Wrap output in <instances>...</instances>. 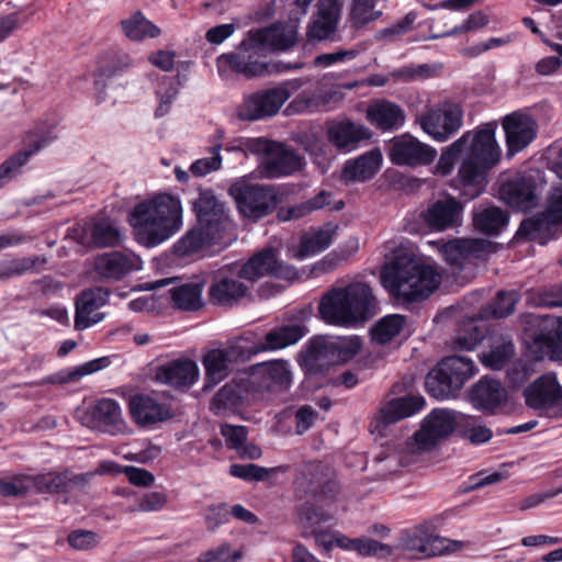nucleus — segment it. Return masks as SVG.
<instances>
[{
  "label": "nucleus",
  "mask_w": 562,
  "mask_h": 562,
  "mask_svg": "<svg viewBox=\"0 0 562 562\" xmlns=\"http://www.w3.org/2000/svg\"><path fill=\"white\" fill-rule=\"evenodd\" d=\"M380 280L394 300L413 303L429 297L440 285L441 276L422 259L397 252L384 265Z\"/></svg>",
  "instance_id": "obj_1"
},
{
  "label": "nucleus",
  "mask_w": 562,
  "mask_h": 562,
  "mask_svg": "<svg viewBox=\"0 0 562 562\" xmlns=\"http://www.w3.org/2000/svg\"><path fill=\"white\" fill-rule=\"evenodd\" d=\"M130 224L138 244L147 248L156 247L181 229V202L168 193L143 201L131 212Z\"/></svg>",
  "instance_id": "obj_2"
},
{
  "label": "nucleus",
  "mask_w": 562,
  "mask_h": 562,
  "mask_svg": "<svg viewBox=\"0 0 562 562\" xmlns=\"http://www.w3.org/2000/svg\"><path fill=\"white\" fill-rule=\"evenodd\" d=\"M378 300L366 282H351L328 290L321 299L318 314L328 325L352 327L378 313Z\"/></svg>",
  "instance_id": "obj_3"
},
{
  "label": "nucleus",
  "mask_w": 562,
  "mask_h": 562,
  "mask_svg": "<svg viewBox=\"0 0 562 562\" xmlns=\"http://www.w3.org/2000/svg\"><path fill=\"white\" fill-rule=\"evenodd\" d=\"M496 122H488L475 131L459 172L457 188L461 198L471 201L480 196L486 186V173L499 160L501 150L495 139Z\"/></svg>",
  "instance_id": "obj_4"
},
{
  "label": "nucleus",
  "mask_w": 562,
  "mask_h": 562,
  "mask_svg": "<svg viewBox=\"0 0 562 562\" xmlns=\"http://www.w3.org/2000/svg\"><path fill=\"white\" fill-rule=\"evenodd\" d=\"M263 57H266V54H263L249 31L235 52L222 54L217 57L216 66L218 74L223 77L228 72H234L246 79L286 72L302 67V64L297 63L293 65L282 61L267 63L262 59Z\"/></svg>",
  "instance_id": "obj_5"
},
{
  "label": "nucleus",
  "mask_w": 562,
  "mask_h": 562,
  "mask_svg": "<svg viewBox=\"0 0 562 562\" xmlns=\"http://www.w3.org/2000/svg\"><path fill=\"white\" fill-rule=\"evenodd\" d=\"M244 146L258 156V171L266 179L289 177L303 169L304 158L285 143L257 137L248 138Z\"/></svg>",
  "instance_id": "obj_6"
},
{
  "label": "nucleus",
  "mask_w": 562,
  "mask_h": 562,
  "mask_svg": "<svg viewBox=\"0 0 562 562\" xmlns=\"http://www.w3.org/2000/svg\"><path fill=\"white\" fill-rule=\"evenodd\" d=\"M238 212L257 222L270 215L284 200L288 190L281 184L251 183L246 180L234 182L228 189Z\"/></svg>",
  "instance_id": "obj_7"
},
{
  "label": "nucleus",
  "mask_w": 562,
  "mask_h": 562,
  "mask_svg": "<svg viewBox=\"0 0 562 562\" xmlns=\"http://www.w3.org/2000/svg\"><path fill=\"white\" fill-rule=\"evenodd\" d=\"M462 547L461 541L435 535L426 524L403 530L396 546L403 557L413 560H424L452 553Z\"/></svg>",
  "instance_id": "obj_8"
},
{
  "label": "nucleus",
  "mask_w": 562,
  "mask_h": 562,
  "mask_svg": "<svg viewBox=\"0 0 562 562\" xmlns=\"http://www.w3.org/2000/svg\"><path fill=\"white\" fill-rule=\"evenodd\" d=\"M295 491L300 499L333 501L338 493L334 472L322 462H310L302 467L295 479Z\"/></svg>",
  "instance_id": "obj_9"
},
{
  "label": "nucleus",
  "mask_w": 562,
  "mask_h": 562,
  "mask_svg": "<svg viewBox=\"0 0 562 562\" xmlns=\"http://www.w3.org/2000/svg\"><path fill=\"white\" fill-rule=\"evenodd\" d=\"M243 381L250 393L276 392L291 385L292 373L286 360L258 363L243 372Z\"/></svg>",
  "instance_id": "obj_10"
},
{
  "label": "nucleus",
  "mask_w": 562,
  "mask_h": 562,
  "mask_svg": "<svg viewBox=\"0 0 562 562\" xmlns=\"http://www.w3.org/2000/svg\"><path fill=\"white\" fill-rule=\"evenodd\" d=\"M462 121L461 105L450 101L431 106L419 117L422 130L438 142H446L457 133L462 126Z\"/></svg>",
  "instance_id": "obj_11"
},
{
  "label": "nucleus",
  "mask_w": 562,
  "mask_h": 562,
  "mask_svg": "<svg viewBox=\"0 0 562 562\" xmlns=\"http://www.w3.org/2000/svg\"><path fill=\"white\" fill-rule=\"evenodd\" d=\"M291 97L286 85L259 90L244 98L237 114L243 121H257L276 115Z\"/></svg>",
  "instance_id": "obj_12"
},
{
  "label": "nucleus",
  "mask_w": 562,
  "mask_h": 562,
  "mask_svg": "<svg viewBox=\"0 0 562 562\" xmlns=\"http://www.w3.org/2000/svg\"><path fill=\"white\" fill-rule=\"evenodd\" d=\"M387 155L396 166L418 167L430 165L437 150L409 134H403L390 142Z\"/></svg>",
  "instance_id": "obj_13"
},
{
  "label": "nucleus",
  "mask_w": 562,
  "mask_h": 562,
  "mask_svg": "<svg viewBox=\"0 0 562 562\" xmlns=\"http://www.w3.org/2000/svg\"><path fill=\"white\" fill-rule=\"evenodd\" d=\"M499 199L508 206L527 211L535 207L538 202V183L530 173H517L501 184Z\"/></svg>",
  "instance_id": "obj_14"
},
{
  "label": "nucleus",
  "mask_w": 562,
  "mask_h": 562,
  "mask_svg": "<svg viewBox=\"0 0 562 562\" xmlns=\"http://www.w3.org/2000/svg\"><path fill=\"white\" fill-rule=\"evenodd\" d=\"M248 359L250 356L246 347L240 345L209 351L202 361L205 369L204 390L212 389L222 382L229 374L233 363Z\"/></svg>",
  "instance_id": "obj_15"
},
{
  "label": "nucleus",
  "mask_w": 562,
  "mask_h": 562,
  "mask_svg": "<svg viewBox=\"0 0 562 562\" xmlns=\"http://www.w3.org/2000/svg\"><path fill=\"white\" fill-rule=\"evenodd\" d=\"M296 270L277 258L273 248H266L255 254L246 263L243 265L238 277L250 282H255L265 276L293 280L296 278Z\"/></svg>",
  "instance_id": "obj_16"
},
{
  "label": "nucleus",
  "mask_w": 562,
  "mask_h": 562,
  "mask_svg": "<svg viewBox=\"0 0 562 562\" xmlns=\"http://www.w3.org/2000/svg\"><path fill=\"white\" fill-rule=\"evenodd\" d=\"M296 270L277 258L273 248H266L255 254L246 263L243 265L238 277L250 282H255L265 276L293 280L296 278Z\"/></svg>",
  "instance_id": "obj_17"
},
{
  "label": "nucleus",
  "mask_w": 562,
  "mask_h": 562,
  "mask_svg": "<svg viewBox=\"0 0 562 562\" xmlns=\"http://www.w3.org/2000/svg\"><path fill=\"white\" fill-rule=\"evenodd\" d=\"M459 425L458 414L446 408H436L424 419L422 427L415 432L416 445L422 450H428L439 440L448 437Z\"/></svg>",
  "instance_id": "obj_18"
},
{
  "label": "nucleus",
  "mask_w": 562,
  "mask_h": 562,
  "mask_svg": "<svg viewBox=\"0 0 562 562\" xmlns=\"http://www.w3.org/2000/svg\"><path fill=\"white\" fill-rule=\"evenodd\" d=\"M502 125L505 132L508 156H514L524 150L536 139L538 134L536 119L524 111L507 114L503 119Z\"/></svg>",
  "instance_id": "obj_19"
},
{
  "label": "nucleus",
  "mask_w": 562,
  "mask_h": 562,
  "mask_svg": "<svg viewBox=\"0 0 562 562\" xmlns=\"http://www.w3.org/2000/svg\"><path fill=\"white\" fill-rule=\"evenodd\" d=\"M78 419L88 428H102L111 435L121 432L125 427L120 404L113 398L98 400L89 408L79 412Z\"/></svg>",
  "instance_id": "obj_20"
},
{
  "label": "nucleus",
  "mask_w": 562,
  "mask_h": 562,
  "mask_svg": "<svg viewBox=\"0 0 562 562\" xmlns=\"http://www.w3.org/2000/svg\"><path fill=\"white\" fill-rule=\"evenodd\" d=\"M56 138L57 136L52 130L42 133H30L25 139V148L11 155L0 165V189L20 176L29 159L50 145Z\"/></svg>",
  "instance_id": "obj_21"
},
{
  "label": "nucleus",
  "mask_w": 562,
  "mask_h": 562,
  "mask_svg": "<svg viewBox=\"0 0 562 562\" xmlns=\"http://www.w3.org/2000/svg\"><path fill=\"white\" fill-rule=\"evenodd\" d=\"M93 269L100 281H120L133 271L142 269L138 256L128 251H109L94 258Z\"/></svg>",
  "instance_id": "obj_22"
},
{
  "label": "nucleus",
  "mask_w": 562,
  "mask_h": 562,
  "mask_svg": "<svg viewBox=\"0 0 562 562\" xmlns=\"http://www.w3.org/2000/svg\"><path fill=\"white\" fill-rule=\"evenodd\" d=\"M192 205L198 223L203 227L223 235L231 227L232 223L225 204L217 199L212 190H200Z\"/></svg>",
  "instance_id": "obj_23"
},
{
  "label": "nucleus",
  "mask_w": 562,
  "mask_h": 562,
  "mask_svg": "<svg viewBox=\"0 0 562 562\" xmlns=\"http://www.w3.org/2000/svg\"><path fill=\"white\" fill-rule=\"evenodd\" d=\"M463 204L454 196L431 202L422 211L420 217L432 231L442 232L458 226L462 220Z\"/></svg>",
  "instance_id": "obj_24"
},
{
  "label": "nucleus",
  "mask_w": 562,
  "mask_h": 562,
  "mask_svg": "<svg viewBox=\"0 0 562 562\" xmlns=\"http://www.w3.org/2000/svg\"><path fill=\"white\" fill-rule=\"evenodd\" d=\"M250 32L263 54L288 50L297 42V29L289 23H273L267 27L250 30Z\"/></svg>",
  "instance_id": "obj_25"
},
{
  "label": "nucleus",
  "mask_w": 562,
  "mask_h": 562,
  "mask_svg": "<svg viewBox=\"0 0 562 562\" xmlns=\"http://www.w3.org/2000/svg\"><path fill=\"white\" fill-rule=\"evenodd\" d=\"M224 235L196 224L173 244V254L179 258L201 256L213 245L220 244Z\"/></svg>",
  "instance_id": "obj_26"
},
{
  "label": "nucleus",
  "mask_w": 562,
  "mask_h": 562,
  "mask_svg": "<svg viewBox=\"0 0 562 562\" xmlns=\"http://www.w3.org/2000/svg\"><path fill=\"white\" fill-rule=\"evenodd\" d=\"M524 396L529 407L548 413L559 405L562 398V387L555 376L544 374L525 389Z\"/></svg>",
  "instance_id": "obj_27"
},
{
  "label": "nucleus",
  "mask_w": 562,
  "mask_h": 562,
  "mask_svg": "<svg viewBox=\"0 0 562 562\" xmlns=\"http://www.w3.org/2000/svg\"><path fill=\"white\" fill-rule=\"evenodd\" d=\"M108 297V291L102 288L83 291L76 299L75 328L85 330L101 322L104 314L98 312V310L105 305Z\"/></svg>",
  "instance_id": "obj_28"
},
{
  "label": "nucleus",
  "mask_w": 562,
  "mask_h": 562,
  "mask_svg": "<svg viewBox=\"0 0 562 562\" xmlns=\"http://www.w3.org/2000/svg\"><path fill=\"white\" fill-rule=\"evenodd\" d=\"M300 366L308 375H324L336 364L327 337H314L300 355Z\"/></svg>",
  "instance_id": "obj_29"
},
{
  "label": "nucleus",
  "mask_w": 562,
  "mask_h": 562,
  "mask_svg": "<svg viewBox=\"0 0 562 562\" xmlns=\"http://www.w3.org/2000/svg\"><path fill=\"white\" fill-rule=\"evenodd\" d=\"M209 300L213 305L232 307L248 294V286L239 279L217 273L209 288Z\"/></svg>",
  "instance_id": "obj_30"
},
{
  "label": "nucleus",
  "mask_w": 562,
  "mask_h": 562,
  "mask_svg": "<svg viewBox=\"0 0 562 562\" xmlns=\"http://www.w3.org/2000/svg\"><path fill=\"white\" fill-rule=\"evenodd\" d=\"M130 413L134 422L143 427L156 425L171 417L166 404L147 394H137L131 398Z\"/></svg>",
  "instance_id": "obj_31"
},
{
  "label": "nucleus",
  "mask_w": 562,
  "mask_h": 562,
  "mask_svg": "<svg viewBox=\"0 0 562 562\" xmlns=\"http://www.w3.org/2000/svg\"><path fill=\"white\" fill-rule=\"evenodd\" d=\"M405 112L396 103L386 99L372 101L367 109V120L382 132H393L405 124Z\"/></svg>",
  "instance_id": "obj_32"
},
{
  "label": "nucleus",
  "mask_w": 562,
  "mask_h": 562,
  "mask_svg": "<svg viewBox=\"0 0 562 562\" xmlns=\"http://www.w3.org/2000/svg\"><path fill=\"white\" fill-rule=\"evenodd\" d=\"M506 402L507 391L497 380L482 378L472 387L471 403L484 413L495 414Z\"/></svg>",
  "instance_id": "obj_33"
},
{
  "label": "nucleus",
  "mask_w": 562,
  "mask_h": 562,
  "mask_svg": "<svg viewBox=\"0 0 562 562\" xmlns=\"http://www.w3.org/2000/svg\"><path fill=\"white\" fill-rule=\"evenodd\" d=\"M307 330L303 325H283L268 331L263 340L246 347L250 358L268 350L285 348L297 342L306 335Z\"/></svg>",
  "instance_id": "obj_34"
},
{
  "label": "nucleus",
  "mask_w": 562,
  "mask_h": 562,
  "mask_svg": "<svg viewBox=\"0 0 562 562\" xmlns=\"http://www.w3.org/2000/svg\"><path fill=\"white\" fill-rule=\"evenodd\" d=\"M156 380L173 387H189L199 376V368L193 360L177 359L156 369Z\"/></svg>",
  "instance_id": "obj_35"
},
{
  "label": "nucleus",
  "mask_w": 562,
  "mask_h": 562,
  "mask_svg": "<svg viewBox=\"0 0 562 562\" xmlns=\"http://www.w3.org/2000/svg\"><path fill=\"white\" fill-rule=\"evenodd\" d=\"M340 16L338 0H319L318 12L307 27L308 41H323L329 38L337 30Z\"/></svg>",
  "instance_id": "obj_36"
},
{
  "label": "nucleus",
  "mask_w": 562,
  "mask_h": 562,
  "mask_svg": "<svg viewBox=\"0 0 562 562\" xmlns=\"http://www.w3.org/2000/svg\"><path fill=\"white\" fill-rule=\"evenodd\" d=\"M372 136L371 131L363 124H358L349 119L335 121L328 130V139L337 148L352 150L362 140Z\"/></svg>",
  "instance_id": "obj_37"
},
{
  "label": "nucleus",
  "mask_w": 562,
  "mask_h": 562,
  "mask_svg": "<svg viewBox=\"0 0 562 562\" xmlns=\"http://www.w3.org/2000/svg\"><path fill=\"white\" fill-rule=\"evenodd\" d=\"M425 406V400L419 395H408L392 398L386 402L376 417L378 427H386L398 420L418 413Z\"/></svg>",
  "instance_id": "obj_38"
},
{
  "label": "nucleus",
  "mask_w": 562,
  "mask_h": 562,
  "mask_svg": "<svg viewBox=\"0 0 562 562\" xmlns=\"http://www.w3.org/2000/svg\"><path fill=\"white\" fill-rule=\"evenodd\" d=\"M492 244L485 239H453L442 247L445 260L456 267H462L463 261L470 257L479 258L481 254L490 251Z\"/></svg>",
  "instance_id": "obj_39"
},
{
  "label": "nucleus",
  "mask_w": 562,
  "mask_h": 562,
  "mask_svg": "<svg viewBox=\"0 0 562 562\" xmlns=\"http://www.w3.org/2000/svg\"><path fill=\"white\" fill-rule=\"evenodd\" d=\"M341 100L338 91H302L286 106L290 114L327 111L329 105Z\"/></svg>",
  "instance_id": "obj_40"
},
{
  "label": "nucleus",
  "mask_w": 562,
  "mask_h": 562,
  "mask_svg": "<svg viewBox=\"0 0 562 562\" xmlns=\"http://www.w3.org/2000/svg\"><path fill=\"white\" fill-rule=\"evenodd\" d=\"M382 162V154L375 148L364 153L353 160H348L341 171V180L345 182L366 181L379 171Z\"/></svg>",
  "instance_id": "obj_41"
},
{
  "label": "nucleus",
  "mask_w": 562,
  "mask_h": 562,
  "mask_svg": "<svg viewBox=\"0 0 562 562\" xmlns=\"http://www.w3.org/2000/svg\"><path fill=\"white\" fill-rule=\"evenodd\" d=\"M336 232L337 225L326 223L322 227L305 233L301 236L300 245L294 251L293 257L303 260L327 249L333 244Z\"/></svg>",
  "instance_id": "obj_42"
},
{
  "label": "nucleus",
  "mask_w": 562,
  "mask_h": 562,
  "mask_svg": "<svg viewBox=\"0 0 562 562\" xmlns=\"http://www.w3.org/2000/svg\"><path fill=\"white\" fill-rule=\"evenodd\" d=\"M80 240L95 248L115 247L121 244L122 234L112 221L101 218L83 229Z\"/></svg>",
  "instance_id": "obj_43"
},
{
  "label": "nucleus",
  "mask_w": 562,
  "mask_h": 562,
  "mask_svg": "<svg viewBox=\"0 0 562 562\" xmlns=\"http://www.w3.org/2000/svg\"><path fill=\"white\" fill-rule=\"evenodd\" d=\"M552 221L553 218L548 215L546 210L531 217L525 218L516 232V238L546 244L548 239L553 237L559 225L558 222Z\"/></svg>",
  "instance_id": "obj_44"
},
{
  "label": "nucleus",
  "mask_w": 562,
  "mask_h": 562,
  "mask_svg": "<svg viewBox=\"0 0 562 562\" xmlns=\"http://www.w3.org/2000/svg\"><path fill=\"white\" fill-rule=\"evenodd\" d=\"M250 394L243 381V373L238 374L232 381L224 384L213 396L211 402V411L220 414L226 409L238 407L246 395Z\"/></svg>",
  "instance_id": "obj_45"
},
{
  "label": "nucleus",
  "mask_w": 562,
  "mask_h": 562,
  "mask_svg": "<svg viewBox=\"0 0 562 562\" xmlns=\"http://www.w3.org/2000/svg\"><path fill=\"white\" fill-rule=\"evenodd\" d=\"M81 482L80 475H70L68 472H47L31 475L32 492L38 494L67 493L74 484Z\"/></svg>",
  "instance_id": "obj_46"
},
{
  "label": "nucleus",
  "mask_w": 562,
  "mask_h": 562,
  "mask_svg": "<svg viewBox=\"0 0 562 562\" xmlns=\"http://www.w3.org/2000/svg\"><path fill=\"white\" fill-rule=\"evenodd\" d=\"M173 306L181 311L194 312L203 306L201 282H189L169 290Z\"/></svg>",
  "instance_id": "obj_47"
},
{
  "label": "nucleus",
  "mask_w": 562,
  "mask_h": 562,
  "mask_svg": "<svg viewBox=\"0 0 562 562\" xmlns=\"http://www.w3.org/2000/svg\"><path fill=\"white\" fill-rule=\"evenodd\" d=\"M508 214L497 206L485 207L473 217L474 227L490 236H496L507 226Z\"/></svg>",
  "instance_id": "obj_48"
},
{
  "label": "nucleus",
  "mask_w": 562,
  "mask_h": 562,
  "mask_svg": "<svg viewBox=\"0 0 562 562\" xmlns=\"http://www.w3.org/2000/svg\"><path fill=\"white\" fill-rule=\"evenodd\" d=\"M134 65L135 63L128 54L124 52L114 54L106 64L102 65L98 69L94 77L95 89L103 91L106 87L108 80L122 76Z\"/></svg>",
  "instance_id": "obj_49"
},
{
  "label": "nucleus",
  "mask_w": 562,
  "mask_h": 562,
  "mask_svg": "<svg viewBox=\"0 0 562 562\" xmlns=\"http://www.w3.org/2000/svg\"><path fill=\"white\" fill-rule=\"evenodd\" d=\"M331 193L327 191H321L314 198L302 202L296 205L280 207L277 213V217L281 222H289L300 220L314 211L323 209L330 203Z\"/></svg>",
  "instance_id": "obj_50"
},
{
  "label": "nucleus",
  "mask_w": 562,
  "mask_h": 562,
  "mask_svg": "<svg viewBox=\"0 0 562 562\" xmlns=\"http://www.w3.org/2000/svg\"><path fill=\"white\" fill-rule=\"evenodd\" d=\"M459 389L476 373L474 362L464 356H449L438 363Z\"/></svg>",
  "instance_id": "obj_51"
},
{
  "label": "nucleus",
  "mask_w": 562,
  "mask_h": 562,
  "mask_svg": "<svg viewBox=\"0 0 562 562\" xmlns=\"http://www.w3.org/2000/svg\"><path fill=\"white\" fill-rule=\"evenodd\" d=\"M485 330L474 319L463 322L451 339L454 351H472L484 339Z\"/></svg>",
  "instance_id": "obj_52"
},
{
  "label": "nucleus",
  "mask_w": 562,
  "mask_h": 562,
  "mask_svg": "<svg viewBox=\"0 0 562 562\" xmlns=\"http://www.w3.org/2000/svg\"><path fill=\"white\" fill-rule=\"evenodd\" d=\"M406 325V316L391 314L382 317L371 328L372 341L385 345L396 337Z\"/></svg>",
  "instance_id": "obj_53"
},
{
  "label": "nucleus",
  "mask_w": 562,
  "mask_h": 562,
  "mask_svg": "<svg viewBox=\"0 0 562 562\" xmlns=\"http://www.w3.org/2000/svg\"><path fill=\"white\" fill-rule=\"evenodd\" d=\"M425 387L430 396L441 400L454 395L460 390L439 364L426 375Z\"/></svg>",
  "instance_id": "obj_54"
},
{
  "label": "nucleus",
  "mask_w": 562,
  "mask_h": 562,
  "mask_svg": "<svg viewBox=\"0 0 562 562\" xmlns=\"http://www.w3.org/2000/svg\"><path fill=\"white\" fill-rule=\"evenodd\" d=\"M122 30L131 41H142L146 37L155 38L160 34L159 27L148 21L142 12H136L121 22Z\"/></svg>",
  "instance_id": "obj_55"
},
{
  "label": "nucleus",
  "mask_w": 562,
  "mask_h": 562,
  "mask_svg": "<svg viewBox=\"0 0 562 562\" xmlns=\"http://www.w3.org/2000/svg\"><path fill=\"white\" fill-rule=\"evenodd\" d=\"M46 263V258L34 256L0 261V281H8L35 271L38 265Z\"/></svg>",
  "instance_id": "obj_56"
},
{
  "label": "nucleus",
  "mask_w": 562,
  "mask_h": 562,
  "mask_svg": "<svg viewBox=\"0 0 562 562\" xmlns=\"http://www.w3.org/2000/svg\"><path fill=\"white\" fill-rule=\"evenodd\" d=\"M459 434L474 446L486 443L493 437V431L482 420L473 416H465L459 422Z\"/></svg>",
  "instance_id": "obj_57"
},
{
  "label": "nucleus",
  "mask_w": 562,
  "mask_h": 562,
  "mask_svg": "<svg viewBox=\"0 0 562 562\" xmlns=\"http://www.w3.org/2000/svg\"><path fill=\"white\" fill-rule=\"evenodd\" d=\"M331 519L322 507L305 502L295 508V522L303 530H313L318 525Z\"/></svg>",
  "instance_id": "obj_58"
},
{
  "label": "nucleus",
  "mask_w": 562,
  "mask_h": 562,
  "mask_svg": "<svg viewBox=\"0 0 562 562\" xmlns=\"http://www.w3.org/2000/svg\"><path fill=\"white\" fill-rule=\"evenodd\" d=\"M336 364L351 360L362 347L359 336L327 337Z\"/></svg>",
  "instance_id": "obj_59"
},
{
  "label": "nucleus",
  "mask_w": 562,
  "mask_h": 562,
  "mask_svg": "<svg viewBox=\"0 0 562 562\" xmlns=\"http://www.w3.org/2000/svg\"><path fill=\"white\" fill-rule=\"evenodd\" d=\"M179 92L178 82L172 77H162L159 82L156 97L159 100L158 106L155 111L156 117H162L169 113L173 100L177 98Z\"/></svg>",
  "instance_id": "obj_60"
},
{
  "label": "nucleus",
  "mask_w": 562,
  "mask_h": 562,
  "mask_svg": "<svg viewBox=\"0 0 562 562\" xmlns=\"http://www.w3.org/2000/svg\"><path fill=\"white\" fill-rule=\"evenodd\" d=\"M379 0H352L350 21L353 26L360 27L376 20L381 11L376 9Z\"/></svg>",
  "instance_id": "obj_61"
},
{
  "label": "nucleus",
  "mask_w": 562,
  "mask_h": 562,
  "mask_svg": "<svg viewBox=\"0 0 562 562\" xmlns=\"http://www.w3.org/2000/svg\"><path fill=\"white\" fill-rule=\"evenodd\" d=\"M514 352V344L510 340H504L501 345L494 346L487 352H483L480 359L486 368L501 370L509 361Z\"/></svg>",
  "instance_id": "obj_62"
},
{
  "label": "nucleus",
  "mask_w": 562,
  "mask_h": 562,
  "mask_svg": "<svg viewBox=\"0 0 562 562\" xmlns=\"http://www.w3.org/2000/svg\"><path fill=\"white\" fill-rule=\"evenodd\" d=\"M470 135V132L464 133L441 153L437 164V169L441 175L447 176L452 171L459 155L469 142Z\"/></svg>",
  "instance_id": "obj_63"
},
{
  "label": "nucleus",
  "mask_w": 562,
  "mask_h": 562,
  "mask_svg": "<svg viewBox=\"0 0 562 562\" xmlns=\"http://www.w3.org/2000/svg\"><path fill=\"white\" fill-rule=\"evenodd\" d=\"M519 301L516 291H499L495 300L487 306V313L495 318H504L514 313L515 305Z\"/></svg>",
  "instance_id": "obj_64"
}]
</instances>
